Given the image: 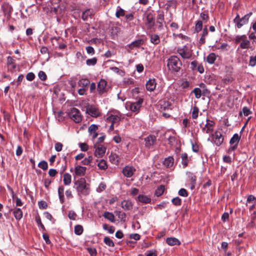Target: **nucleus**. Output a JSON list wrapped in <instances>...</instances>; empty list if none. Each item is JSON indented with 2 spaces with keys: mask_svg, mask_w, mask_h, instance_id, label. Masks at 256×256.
Returning a JSON list of instances; mask_svg holds the SVG:
<instances>
[{
  "mask_svg": "<svg viewBox=\"0 0 256 256\" xmlns=\"http://www.w3.org/2000/svg\"><path fill=\"white\" fill-rule=\"evenodd\" d=\"M182 66V62L176 56H172L168 60L167 66L172 72H178Z\"/></svg>",
  "mask_w": 256,
  "mask_h": 256,
  "instance_id": "obj_1",
  "label": "nucleus"
},
{
  "mask_svg": "<svg viewBox=\"0 0 256 256\" xmlns=\"http://www.w3.org/2000/svg\"><path fill=\"white\" fill-rule=\"evenodd\" d=\"M75 184L77 186L76 190L78 192H80L84 196H86L89 194L90 188L84 178H80L78 179L75 182Z\"/></svg>",
  "mask_w": 256,
  "mask_h": 256,
  "instance_id": "obj_2",
  "label": "nucleus"
},
{
  "mask_svg": "<svg viewBox=\"0 0 256 256\" xmlns=\"http://www.w3.org/2000/svg\"><path fill=\"white\" fill-rule=\"evenodd\" d=\"M124 118V115L118 111H114L110 113L106 118L108 122L117 124Z\"/></svg>",
  "mask_w": 256,
  "mask_h": 256,
  "instance_id": "obj_3",
  "label": "nucleus"
},
{
  "mask_svg": "<svg viewBox=\"0 0 256 256\" xmlns=\"http://www.w3.org/2000/svg\"><path fill=\"white\" fill-rule=\"evenodd\" d=\"M68 115L76 123H79L82 120V116L80 110L75 108H70L68 112Z\"/></svg>",
  "mask_w": 256,
  "mask_h": 256,
  "instance_id": "obj_4",
  "label": "nucleus"
},
{
  "mask_svg": "<svg viewBox=\"0 0 256 256\" xmlns=\"http://www.w3.org/2000/svg\"><path fill=\"white\" fill-rule=\"evenodd\" d=\"M252 14V12L246 14L242 18H240L239 15L238 14L234 19V22L236 24L238 28H240L244 25L247 24L248 22L250 16Z\"/></svg>",
  "mask_w": 256,
  "mask_h": 256,
  "instance_id": "obj_5",
  "label": "nucleus"
},
{
  "mask_svg": "<svg viewBox=\"0 0 256 256\" xmlns=\"http://www.w3.org/2000/svg\"><path fill=\"white\" fill-rule=\"evenodd\" d=\"M94 148L95 149L94 155L98 158H102L106 151V148L102 144H95L94 145Z\"/></svg>",
  "mask_w": 256,
  "mask_h": 256,
  "instance_id": "obj_6",
  "label": "nucleus"
},
{
  "mask_svg": "<svg viewBox=\"0 0 256 256\" xmlns=\"http://www.w3.org/2000/svg\"><path fill=\"white\" fill-rule=\"evenodd\" d=\"M144 100L142 98H140L138 101L132 102L130 104V108L131 111L134 112H138L142 105L143 103Z\"/></svg>",
  "mask_w": 256,
  "mask_h": 256,
  "instance_id": "obj_7",
  "label": "nucleus"
},
{
  "mask_svg": "<svg viewBox=\"0 0 256 256\" xmlns=\"http://www.w3.org/2000/svg\"><path fill=\"white\" fill-rule=\"evenodd\" d=\"M86 112L92 117L96 118L100 115V112L98 108L92 105H88L86 106Z\"/></svg>",
  "mask_w": 256,
  "mask_h": 256,
  "instance_id": "obj_8",
  "label": "nucleus"
},
{
  "mask_svg": "<svg viewBox=\"0 0 256 256\" xmlns=\"http://www.w3.org/2000/svg\"><path fill=\"white\" fill-rule=\"evenodd\" d=\"M178 52L183 58H189L192 56L191 52L186 46L178 48Z\"/></svg>",
  "mask_w": 256,
  "mask_h": 256,
  "instance_id": "obj_9",
  "label": "nucleus"
},
{
  "mask_svg": "<svg viewBox=\"0 0 256 256\" xmlns=\"http://www.w3.org/2000/svg\"><path fill=\"white\" fill-rule=\"evenodd\" d=\"M145 24L148 29H150L154 24V16L152 13L146 14Z\"/></svg>",
  "mask_w": 256,
  "mask_h": 256,
  "instance_id": "obj_10",
  "label": "nucleus"
},
{
  "mask_svg": "<svg viewBox=\"0 0 256 256\" xmlns=\"http://www.w3.org/2000/svg\"><path fill=\"white\" fill-rule=\"evenodd\" d=\"M136 171V169L131 166H126L122 169L123 174L127 178H130Z\"/></svg>",
  "mask_w": 256,
  "mask_h": 256,
  "instance_id": "obj_11",
  "label": "nucleus"
},
{
  "mask_svg": "<svg viewBox=\"0 0 256 256\" xmlns=\"http://www.w3.org/2000/svg\"><path fill=\"white\" fill-rule=\"evenodd\" d=\"M106 82L104 79L100 80L98 84V90L100 94L102 95L106 92Z\"/></svg>",
  "mask_w": 256,
  "mask_h": 256,
  "instance_id": "obj_12",
  "label": "nucleus"
},
{
  "mask_svg": "<svg viewBox=\"0 0 256 256\" xmlns=\"http://www.w3.org/2000/svg\"><path fill=\"white\" fill-rule=\"evenodd\" d=\"M213 136L214 144L218 146L221 145L224 139L222 134L219 132H216Z\"/></svg>",
  "mask_w": 256,
  "mask_h": 256,
  "instance_id": "obj_13",
  "label": "nucleus"
},
{
  "mask_svg": "<svg viewBox=\"0 0 256 256\" xmlns=\"http://www.w3.org/2000/svg\"><path fill=\"white\" fill-rule=\"evenodd\" d=\"M156 84L155 79H150L146 83V88L148 90L152 92L155 90Z\"/></svg>",
  "mask_w": 256,
  "mask_h": 256,
  "instance_id": "obj_14",
  "label": "nucleus"
},
{
  "mask_svg": "<svg viewBox=\"0 0 256 256\" xmlns=\"http://www.w3.org/2000/svg\"><path fill=\"white\" fill-rule=\"evenodd\" d=\"M98 128V126L94 124H91L88 128V131L92 139H94L98 136V134L96 132Z\"/></svg>",
  "mask_w": 256,
  "mask_h": 256,
  "instance_id": "obj_15",
  "label": "nucleus"
},
{
  "mask_svg": "<svg viewBox=\"0 0 256 256\" xmlns=\"http://www.w3.org/2000/svg\"><path fill=\"white\" fill-rule=\"evenodd\" d=\"M86 168L84 166H76L74 168V173L77 176H84L86 172Z\"/></svg>",
  "mask_w": 256,
  "mask_h": 256,
  "instance_id": "obj_16",
  "label": "nucleus"
},
{
  "mask_svg": "<svg viewBox=\"0 0 256 256\" xmlns=\"http://www.w3.org/2000/svg\"><path fill=\"white\" fill-rule=\"evenodd\" d=\"M121 207L124 210H130L132 208L133 204L131 201L129 200H124L121 202Z\"/></svg>",
  "mask_w": 256,
  "mask_h": 256,
  "instance_id": "obj_17",
  "label": "nucleus"
},
{
  "mask_svg": "<svg viewBox=\"0 0 256 256\" xmlns=\"http://www.w3.org/2000/svg\"><path fill=\"white\" fill-rule=\"evenodd\" d=\"M214 123L212 121L206 120V123L202 128V130L208 134L213 130Z\"/></svg>",
  "mask_w": 256,
  "mask_h": 256,
  "instance_id": "obj_18",
  "label": "nucleus"
},
{
  "mask_svg": "<svg viewBox=\"0 0 256 256\" xmlns=\"http://www.w3.org/2000/svg\"><path fill=\"white\" fill-rule=\"evenodd\" d=\"M156 138L154 136H149L145 138V145L148 148H150L154 144Z\"/></svg>",
  "mask_w": 256,
  "mask_h": 256,
  "instance_id": "obj_19",
  "label": "nucleus"
},
{
  "mask_svg": "<svg viewBox=\"0 0 256 256\" xmlns=\"http://www.w3.org/2000/svg\"><path fill=\"white\" fill-rule=\"evenodd\" d=\"M143 44V41L142 40H136L128 45V47L132 50L136 48H138Z\"/></svg>",
  "mask_w": 256,
  "mask_h": 256,
  "instance_id": "obj_20",
  "label": "nucleus"
},
{
  "mask_svg": "<svg viewBox=\"0 0 256 256\" xmlns=\"http://www.w3.org/2000/svg\"><path fill=\"white\" fill-rule=\"evenodd\" d=\"M166 242L170 246L180 245V240L174 238H167Z\"/></svg>",
  "mask_w": 256,
  "mask_h": 256,
  "instance_id": "obj_21",
  "label": "nucleus"
},
{
  "mask_svg": "<svg viewBox=\"0 0 256 256\" xmlns=\"http://www.w3.org/2000/svg\"><path fill=\"white\" fill-rule=\"evenodd\" d=\"M64 188L62 186H59L58 188V197L60 199V201L61 204H63L64 202Z\"/></svg>",
  "mask_w": 256,
  "mask_h": 256,
  "instance_id": "obj_22",
  "label": "nucleus"
},
{
  "mask_svg": "<svg viewBox=\"0 0 256 256\" xmlns=\"http://www.w3.org/2000/svg\"><path fill=\"white\" fill-rule=\"evenodd\" d=\"M240 138V136L238 134H235L230 140V144H236L238 146Z\"/></svg>",
  "mask_w": 256,
  "mask_h": 256,
  "instance_id": "obj_23",
  "label": "nucleus"
},
{
  "mask_svg": "<svg viewBox=\"0 0 256 256\" xmlns=\"http://www.w3.org/2000/svg\"><path fill=\"white\" fill-rule=\"evenodd\" d=\"M103 216L110 221V222H114L115 220L114 216L112 212H105L103 214Z\"/></svg>",
  "mask_w": 256,
  "mask_h": 256,
  "instance_id": "obj_24",
  "label": "nucleus"
},
{
  "mask_svg": "<svg viewBox=\"0 0 256 256\" xmlns=\"http://www.w3.org/2000/svg\"><path fill=\"white\" fill-rule=\"evenodd\" d=\"M64 183L66 186H68L72 182V176L68 173H65L64 174Z\"/></svg>",
  "mask_w": 256,
  "mask_h": 256,
  "instance_id": "obj_25",
  "label": "nucleus"
},
{
  "mask_svg": "<svg viewBox=\"0 0 256 256\" xmlns=\"http://www.w3.org/2000/svg\"><path fill=\"white\" fill-rule=\"evenodd\" d=\"M138 198L140 202L144 204H148L151 202V199L150 198L143 194L139 195Z\"/></svg>",
  "mask_w": 256,
  "mask_h": 256,
  "instance_id": "obj_26",
  "label": "nucleus"
},
{
  "mask_svg": "<svg viewBox=\"0 0 256 256\" xmlns=\"http://www.w3.org/2000/svg\"><path fill=\"white\" fill-rule=\"evenodd\" d=\"M14 215L16 220H20L22 216V212L20 208H16L14 210Z\"/></svg>",
  "mask_w": 256,
  "mask_h": 256,
  "instance_id": "obj_27",
  "label": "nucleus"
},
{
  "mask_svg": "<svg viewBox=\"0 0 256 256\" xmlns=\"http://www.w3.org/2000/svg\"><path fill=\"white\" fill-rule=\"evenodd\" d=\"M174 164V158L169 156L166 158L164 161L163 164L167 168L171 167Z\"/></svg>",
  "mask_w": 256,
  "mask_h": 256,
  "instance_id": "obj_28",
  "label": "nucleus"
},
{
  "mask_svg": "<svg viewBox=\"0 0 256 256\" xmlns=\"http://www.w3.org/2000/svg\"><path fill=\"white\" fill-rule=\"evenodd\" d=\"M90 83V80L87 78H82L78 82L79 86L84 88L87 86Z\"/></svg>",
  "mask_w": 256,
  "mask_h": 256,
  "instance_id": "obj_29",
  "label": "nucleus"
},
{
  "mask_svg": "<svg viewBox=\"0 0 256 256\" xmlns=\"http://www.w3.org/2000/svg\"><path fill=\"white\" fill-rule=\"evenodd\" d=\"M216 49L220 50L222 51H226L228 50V46L227 43H222L214 46Z\"/></svg>",
  "mask_w": 256,
  "mask_h": 256,
  "instance_id": "obj_30",
  "label": "nucleus"
},
{
  "mask_svg": "<svg viewBox=\"0 0 256 256\" xmlns=\"http://www.w3.org/2000/svg\"><path fill=\"white\" fill-rule=\"evenodd\" d=\"M216 56L215 54L210 53L208 55L206 58V61L210 64H212L216 60Z\"/></svg>",
  "mask_w": 256,
  "mask_h": 256,
  "instance_id": "obj_31",
  "label": "nucleus"
},
{
  "mask_svg": "<svg viewBox=\"0 0 256 256\" xmlns=\"http://www.w3.org/2000/svg\"><path fill=\"white\" fill-rule=\"evenodd\" d=\"M92 11L90 9H88L83 12L82 16V19L84 20H88V18L89 16H90L92 15Z\"/></svg>",
  "mask_w": 256,
  "mask_h": 256,
  "instance_id": "obj_32",
  "label": "nucleus"
},
{
  "mask_svg": "<svg viewBox=\"0 0 256 256\" xmlns=\"http://www.w3.org/2000/svg\"><path fill=\"white\" fill-rule=\"evenodd\" d=\"M109 158L110 160L114 164L118 163L120 161V158L116 154H111Z\"/></svg>",
  "mask_w": 256,
  "mask_h": 256,
  "instance_id": "obj_33",
  "label": "nucleus"
},
{
  "mask_svg": "<svg viewBox=\"0 0 256 256\" xmlns=\"http://www.w3.org/2000/svg\"><path fill=\"white\" fill-rule=\"evenodd\" d=\"M199 109L196 106H194L192 110V116L193 119H196L198 116Z\"/></svg>",
  "mask_w": 256,
  "mask_h": 256,
  "instance_id": "obj_34",
  "label": "nucleus"
},
{
  "mask_svg": "<svg viewBox=\"0 0 256 256\" xmlns=\"http://www.w3.org/2000/svg\"><path fill=\"white\" fill-rule=\"evenodd\" d=\"M150 42L154 44H157L160 42L159 36L157 34H152L150 36Z\"/></svg>",
  "mask_w": 256,
  "mask_h": 256,
  "instance_id": "obj_35",
  "label": "nucleus"
},
{
  "mask_svg": "<svg viewBox=\"0 0 256 256\" xmlns=\"http://www.w3.org/2000/svg\"><path fill=\"white\" fill-rule=\"evenodd\" d=\"M98 166L100 170H104L108 168L106 162L105 160L102 159L100 160L98 164Z\"/></svg>",
  "mask_w": 256,
  "mask_h": 256,
  "instance_id": "obj_36",
  "label": "nucleus"
},
{
  "mask_svg": "<svg viewBox=\"0 0 256 256\" xmlns=\"http://www.w3.org/2000/svg\"><path fill=\"white\" fill-rule=\"evenodd\" d=\"M202 20H198L195 24L194 32L196 33L202 30Z\"/></svg>",
  "mask_w": 256,
  "mask_h": 256,
  "instance_id": "obj_37",
  "label": "nucleus"
},
{
  "mask_svg": "<svg viewBox=\"0 0 256 256\" xmlns=\"http://www.w3.org/2000/svg\"><path fill=\"white\" fill-rule=\"evenodd\" d=\"M125 14V11L120 6H118L116 8V18H119L120 16H123Z\"/></svg>",
  "mask_w": 256,
  "mask_h": 256,
  "instance_id": "obj_38",
  "label": "nucleus"
},
{
  "mask_svg": "<svg viewBox=\"0 0 256 256\" xmlns=\"http://www.w3.org/2000/svg\"><path fill=\"white\" fill-rule=\"evenodd\" d=\"M250 42L246 38L242 41L240 44V47L242 49H247L249 48Z\"/></svg>",
  "mask_w": 256,
  "mask_h": 256,
  "instance_id": "obj_39",
  "label": "nucleus"
},
{
  "mask_svg": "<svg viewBox=\"0 0 256 256\" xmlns=\"http://www.w3.org/2000/svg\"><path fill=\"white\" fill-rule=\"evenodd\" d=\"M192 92L194 94L195 97L198 99L200 98L202 96V90L198 88H194Z\"/></svg>",
  "mask_w": 256,
  "mask_h": 256,
  "instance_id": "obj_40",
  "label": "nucleus"
},
{
  "mask_svg": "<svg viewBox=\"0 0 256 256\" xmlns=\"http://www.w3.org/2000/svg\"><path fill=\"white\" fill-rule=\"evenodd\" d=\"M83 230V228L81 225L78 224L74 226V233L76 235H80Z\"/></svg>",
  "mask_w": 256,
  "mask_h": 256,
  "instance_id": "obj_41",
  "label": "nucleus"
},
{
  "mask_svg": "<svg viewBox=\"0 0 256 256\" xmlns=\"http://www.w3.org/2000/svg\"><path fill=\"white\" fill-rule=\"evenodd\" d=\"M103 228L104 230H108L110 234H113L115 230L114 227L113 226H110L107 224H103Z\"/></svg>",
  "mask_w": 256,
  "mask_h": 256,
  "instance_id": "obj_42",
  "label": "nucleus"
},
{
  "mask_svg": "<svg viewBox=\"0 0 256 256\" xmlns=\"http://www.w3.org/2000/svg\"><path fill=\"white\" fill-rule=\"evenodd\" d=\"M164 190V186L162 185H161L160 186L158 187L155 192V194L157 196H160L162 194Z\"/></svg>",
  "mask_w": 256,
  "mask_h": 256,
  "instance_id": "obj_43",
  "label": "nucleus"
},
{
  "mask_svg": "<svg viewBox=\"0 0 256 256\" xmlns=\"http://www.w3.org/2000/svg\"><path fill=\"white\" fill-rule=\"evenodd\" d=\"M104 242L106 244L109 246L113 247L114 246L113 241L108 236H106L104 238Z\"/></svg>",
  "mask_w": 256,
  "mask_h": 256,
  "instance_id": "obj_44",
  "label": "nucleus"
},
{
  "mask_svg": "<svg viewBox=\"0 0 256 256\" xmlns=\"http://www.w3.org/2000/svg\"><path fill=\"white\" fill-rule=\"evenodd\" d=\"M181 158L182 159V164L184 166H186L188 162V155L186 153H182L181 155Z\"/></svg>",
  "mask_w": 256,
  "mask_h": 256,
  "instance_id": "obj_45",
  "label": "nucleus"
},
{
  "mask_svg": "<svg viewBox=\"0 0 256 256\" xmlns=\"http://www.w3.org/2000/svg\"><path fill=\"white\" fill-rule=\"evenodd\" d=\"M93 158L91 156L86 158L82 161V164L84 165H88L92 161Z\"/></svg>",
  "mask_w": 256,
  "mask_h": 256,
  "instance_id": "obj_46",
  "label": "nucleus"
},
{
  "mask_svg": "<svg viewBox=\"0 0 256 256\" xmlns=\"http://www.w3.org/2000/svg\"><path fill=\"white\" fill-rule=\"evenodd\" d=\"M96 62L97 59L96 58L88 59L86 60V64L88 66H94L96 64Z\"/></svg>",
  "mask_w": 256,
  "mask_h": 256,
  "instance_id": "obj_47",
  "label": "nucleus"
},
{
  "mask_svg": "<svg viewBox=\"0 0 256 256\" xmlns=\"http://www.w3.org/2000/svg\"><path fill=\"white\" fill-rule=\"evenodd\" d=\"M189 178L190 180L191 188L192 189L194 187L196 184V176L192 174H190L189 176Z\"/></svg>",
  "mask_w": 256,
  "mask_h": 256,
  "instance_id": "obj_48",
  "label": "nucleus"
},
{
  "mask_svg": "<svg viewBox=\"0 0 256 256\" xmlns=\"http://www.w3.org/2000/svg\"><path fill=\"white\" fill-rule=\"evenodd\" d=\"M106 184L103 182H101L96 188V192H101L106 188Z\"/></svg>",
  "mask_w": 256,
  "mask_h": 256,
  "instance_id": "obj_49",
  "label": "nucleus"
},
{
  "mask_svg": "<svg viewBox=\"0 0 256 256\" xmlns=\"http://www.w3.org/2000/svg\"><path fill=\"white\" fill-rule=\"evenodd\" d=\"M172 202L174 206H178L181 204L182 200L178 197H176L172 199Z\"/></svg>",
  "mask_w": 256,
  "mask_h": 256,
  "instance_id": "obj_50",
  "label": "nucleus"
},
{
  "mask_svg": "<svg viewBox=\"0 0 256 256\" xmlns=\"http://www.w3.org/2000/svg\"><path fill=\"white\" fill-rule=\"evenodd\" d=\"M38 166L43 170H46L48 166L47 162L44 160L40 162L38 164Z\"/></svg>",
  "mask_w": 256,
  "mask_h": 256,
  "instance_id": "obj_51",
  "label": "nucleus"
},
{
  "mask_svg": "<svg viewBox=\"0 0 256 256\" xmlns=\"http://www.w3.org/2000/svg\"><path fill=\"white\" fill-rule=\"evenodd\" d=\"M38 76L39 78L42 80H46L47 78L46 74L43 71H40L38 74Z\"/></svg>",
  "mask_w": 256,
  "mask_h": 256,
  "instance_id": "obj_52",
  "label": "nucleus"
},
{
  "mask_svg": "<svg viewBox=\"0 0 256 256\" xmlns=\"http://www.w3.org/2000/svg\"><path fill=\"white\" fill-rule=\"evenodd\" d=\"M77 215L74 212L70 210L68 214V217L71 220H75L76 218Z\"/></svg>",
  "mask_w": 256,
  "mask_h": 256,
  "instance_id": "obj_53",
  "label": "nucleus"
},
{
  "mask_svg": "<svg viewBox=\"0 0 256 256\" xmlns=\"http://www.w3.org/2000/svg\"><path fill=\"white\" fill-rule=\"evenodd\" d=\"M246 38V36L245 35L238 36L236 37V38H235L236 43L238 44L240 42H242Z\"/></svg>",
  "mask_w": 256,
  "mask_h": 256,
  "instance_id": "obj_54",
  "label": "nucleus"
},
{
  "mask_svg": "<svg viewBox=\"0 0 256 256\" xmlns=\"http://www.w3.org/2000/svg\"><path fill=\"white\" fill-rule=\"evenodd\" d=\"M79 146L82 151L86 152L88 150V146L86 143H80Z\"/></svg>",
  "mask_w": 256,
  "mask_h": 256,
  "instance_id": "obj_55",
  "label": "nucleus"
},
{
  "mask_svg": "<svg viewBox=\"0 0 256 256\" xmlns=\"http://www.w3.org/2000/svg\"><path fill=\"white\" fill-rule=\"evenodd\" d=\"M249 64L251 66H254L256 64V55L254 56H250Z\"/></svg>",
  "mask_w": 256,
  "mask_h": 256,
  "instance_id": "obj_56",
  "label": "nucleus"
},
{
  "mask_svg": "<svg viewBox=\"0 0 256 256\" xmlns=\"http://www.w3.org/2000/svg\"><path fill=\"white\" fill-rule=\"evenodd\" d=\"M62 144L60 142H57L55 144L54 148L57 152H60L62 150Z\"/></svg>",
  "mask_w": 256,
  "mask_h": 256,
  "instance_id": "obj_57",
  "label": "nucleus"
},
{
  "mask_svg": "<svg viewBox=\"0 0 256 256\" xmlns=\"http://www.w3.org/2000/svg\"><path fill=\"white\" fill-rule=\"evenodd\" d=\"M178 194L180 196L186 197L188 196V192L184 188H181L178 191Z\"/></svg>",
  "mask_w": 256,
  "mask_h": 256,
  "instance_id": "obj_58",
  "label": "nucleus"
},
{
  "mask_svg": "<svg viewBox=\"0 0 256 256\" xmlns=\"http://www.w3.org/2000/svg\"><path fill=\"white\" fill-rule=\"evenodd\" d=\"M242 112L244 116H248L252 114V112L246 106L243 108Z\"/></svg>",
  "mask_w": 256,
  "mask_h": 256,
  "instance_id": "obj_59",
  "label": "nucleus"
},
{
  "mask_svg": "<svg viewBox=\"0 0 256 256\" xmlns=\"http://www.w3.org/2000/svg\"><path fill=\"white\" fill-rule=\"evenodd\" d=\"M52 182V180L50 178H46L44 180V184L46 188L48 189V186Z\"/></svg>",
  "mask_w": 256,
  "mask_h": 256,
  "instance_id": "obj_60",
  "label": "nucleus"
},
{
  "mask_svg": "<svg viewBox=\"0 0 256 256\" xmlns=\"http://www.w3.org/2000/svg\"><path fill=\"white\" fill-rule=\"evenodd\" d=\"M58 172L55 169L51 168L48 170V174L50 176L54 177L57 174Z\"/></svg>",
  "mask_w": 256,
  "mask_h": 256,
  "instance_id": "obj_61",
  "label": "nucleus"
},
{
  "mask_svg": "<svg viewBox=\"0 0 256 256\" xmlns=\"http://www.w3.org/2000/svg\"><path fill=\"white\" fill-rule=\"evenodd\" d=\"M38 206L40 208H46L47 204L44 201H40L38 202Z\"/></svg>",
  "mask_w": 256,
  "mask_h": 256,
  "instance_id": "obj_62",
  "label": "nucleus"
},
{
  "mask_svg": "<svg viewBox=\"0 0 256 256\" xmlns=\"http://www.w3.org/2000/svg\"><path fill=\"white\" fill-rule=\"evenodd\" d=\"M164 20V15L163 14H159L158 16V22L162 24Z\"/></svg>",
  "mask_w": 256,
  "mask_h": 256,
  "instance_id": "obj_63",
  "label": "nucleus"
},
{
  "mask_svg": "<svg viewBox=\"0 0 256 256\" xmlns=\"http://www.w3.org/2000/svg\"><path fill=\"white\" fill-rule=\"evenodd\" d=\"M86 50L88 54H94V48L90 46H87L86 48Z\"/></svg>",
  "mask_w": 256,
  "mask_h": 256,
  "instance_id": "obj_64",
  "label": "nucleus"
}]
</instances>
